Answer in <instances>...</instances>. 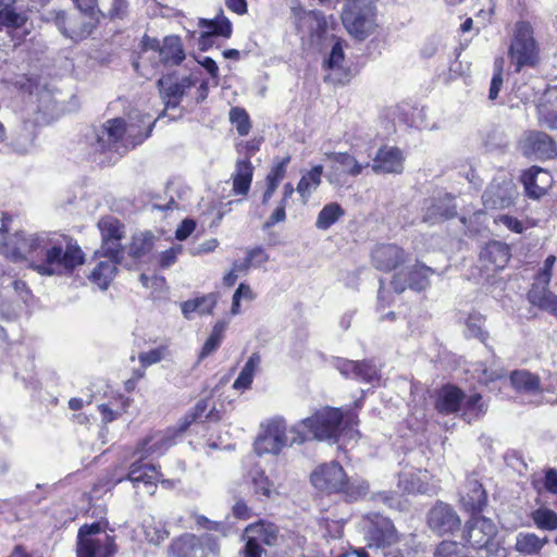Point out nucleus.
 <instances>
[{"label":"nucleus","instance_id":"1","mask_svg":"<svg viewBox=\"0 0 557 557\" xmlns=\"http://www.w3.org/2000/svg\"><path fill=\"white\" fill-rule=\"evenodd\" d=\"M11 218L0 214V253L13 261L28 260L41 275H63L84 263L81 247L64 236L27 234L16 231L9 234Z\"/></svg>","mask_w":557,"mask_h":557},{"label":"nucleus","instance_id":"2","mask_svg":"<svg viewBox=\"0 0 557 557\" xmlns=\"http://www.w3.org/2000/svg\"><path fill=\"white\" fill-rule=\"evenodd\" d=\"M156 120L148 114L136 113L126 124L122 119L107 121L87 134L95 152H115L119 156L141 144L151 134Z\"/></svg>","mask_w":557,"mask_h":557},{"label":"nucleus","instance_id":"3","mask_svg":"<svg viewBox=\"0 0 557 557\" xmlns=\"http://www.w3.org/2000/svg\"><path fill=\"white\" fill-rule=\"evenodd\" d=\"M357 423V416L347 413L345 417L338 408L324 407L292 425L288 432L292 434V443L309 440L336 443L341 437L355 442L359 436L355 429Z\"/></svg>","mask_w":557,"mask_h":557},{"label":"nucleus","instance_id":"4","mask_svg":"<svg viewBox=\"0 0 557 557\" xmlns=\"http://www.w3.org/2000/svg\"><path fill=\"white\" fill-rule=\"evenodd\" d=\"M311 483L322 492H344L351 499L364 495L369 488L364 481L350 482L343 467L334 461L317 468L311 474Z\"/></svg>","mask_w":557,"mask_h":557},{"label":"nucleus","instance_id":"5","mask_svg":"<svg viewBox=\"0 0 557 557\" xmlns=\"http://www.w3.org/2000/svg\"><path fill=\"white\" fill-rule=\"evenodd\" d=\"M342 22L352 37L364 40L377 26L375 0H347L343 7Z\"/></svg>","mask_w":557,"mask_h":557},{"label":"nucleus","instance_id":"6","mask_svg":"<svg viewBox=\"0 0 557 557\" xmlns=\"http://www.w3.org/2000/svg\"><path fill=\"white\" fill-rule=\"evenodd\" d=\"M508 57L517 72L524 66H534L536 64L539 49L530 23L518 22L516 24Z\"/></svg>","mask_w":557,"mask_h":557},{"label":"nucleus","instance_id":"7","mask_svg":"<svg viewBox=\"0 0 557 557\" xmlns=\"http://www.w3.org/2000/svg\"><path fill=\"white\" fill-rule=\"evenodd\" d=\"M497 535L496 524L488 518L473 516L465 524V539L469 543L470 549L475 550L480 557H490L498 549L495 542Z\"/></svg>","mask_w":557,"mask_h":557},{"label":"nucleus","instance_id":"8","mask_svg":"<svg viewBox=\"0 0 557 557\" xmlns=\"http://www.w3.org/2000/svg\"><path fill=\"white\" fill-rule=\"evenodd\" d=\"M29 292L26 284L12 271L0 274V318L13 321L17 317L20 302H25Z\"/></svg>","mask_w":557,"mask_h":557},{"label":"nucleus","instance_id":"9","mask_svg":"<svg viewBox=\"0 0 557 557\" xmlns=\"http://www.w3.org/2000/svg\"><path fill=\"white\" fill-rule=\"evenodd\" d=\"M52 21L60 33L73 42L87 39L98 24V18L82 13L66 14L64 11L51 12Z\"/></svg>","mask_w":557,"mask_h":557},{"label":"nucleus","instance_id":"10","mask_svg":"<svg viewBox=\"0 0 557 557\" xmlns=\"http://www.w3.org/2000/svg\"><path fill=\"white\" fill-rule=\"evenodd\" d=\"M287 426L283 419H273L268 423L263 433L255 442V450L259 456L264 454L278 455L284 447L292 446Z\"/></svg>","mask_w":557,"mask_h":557},{"label":"nucleus","instance_id":"11","mask_svg":"<svg viewBox=\"0 0 557 557\" xmlns=\"http://www.w3.org/2000/svg\"><path fill=\"white\" fill-rule=\"evenodd\" d=\"M435 270L423 263L417 262L411 268H406L394 274L392 278L393 289L400 294L407 288L414 292H422L430 286V276Z\"/></svg>","mask_w":557,"mask_h":557},{"label":"nucleus","instance_id":"12","mask_svg":"<svg viewBox=\"0 0 557 557\" xmlns=\"http://www.w3.org/2000/svg\"><path fill=\"white\" fill-rule=\"evenodd\" d=\"M517 196V187L512 180L495 178L483 193L482 200L486 209L497 210L512 206Z\"/></svg>","mask_w":557,"mask_h":557},{"label":"nucleus","instance_id":"13","mask_svg":"<svg viewBox=\"0 0 557 557\" xmlns=\"http://www.w3.org/2000/svg\"><path fill=\"white\" fill-rule=\"evenodd\" d=\"M99 533V523L84 524L81 527L77 535L76 549H81L84 544L89 543L90 549L95 552V555H98V557H112L116 553L113 537L106 533L98 535Z\"/></svg>","mask_w":557,"mask_h":557},{"label":"nucleus","instance_id":"14","mask_svg":"<svg viewBox=\"0 0 557 557\" xmlns=\"http://www.w3.org/2000/svg\"><path fill=\"white\" fill-rule=\"evenodd\" d=\"M428 525L434 533L442 536L458 531L461 519L450 505L437 502L428 513Z\"/></svg>","mask_w":557,"mask_h":557},{"label":"nucleus","instance_id":"15","mask_svg":"<svg viewBox=\"0 0 557 557\" xmlns=\"http://www.w3.org/2000/svg\"><path fill=\"white\" fill-rule=\"evenodd\" d=\"M203 546L212 554H215L219 545L211 535L197 537L194 534H184L174 540L169 547V557H198V550Z\"/></svg>","mask_w":557,"mask_h":557},{"label":"nucleus","instance_id":"16","mask_svg":"<svg viewBox=\"0 0 557 557\" xmlns=\"http://www.w3.org/2000/svg\"><path fill=\"white\" fill-rule=\"evenodd\" d=\"M409 253L396 244L377 245L371 252L373 267L382 272H391L404 264Z\"/></svg>","mask_w":557,"mask_h":557},{"label":"nucleus","instance_id":"17","mask_svg":"<svg viewBox=\"0 0 557 557\" xmlns=\"http://www.w3.org/2000/svg\"><path fill=\"white\" fill-rule=\"evenodd\" d=\"M523 154L541 160L553 159L557 156L555 141L545 133L531 132L521 143Z\"/></svg>","mask_w":557,"mask_h":557},{"label":"nucleus","instance_id":"18","mask_svg":"<svg viewBox=\"0 0 557 557\" xmlns=\"http://www.w3.org/2000/svg\"><path fill=\"white\" fill-rule=\"evenodd\" d=\"M422 222L435 225L456 215V205L449 195L425 199L422 208Z\"/></svg>","mask_w":557,"mask_h":557},{"label":"nucleus","instance_id":"19","mask_svg":"<svg viewBox=\"0 0 557 557\" xmlns=\"http://www.w3.org/2000/svg\"><path fill=\"white\" fill-rule=\"evenodd\" d=\"M198 27L202 30L199 37V47L207 50L213 44V36L230 38L233 27L231 21L223 14L216 15L214 18H199Z\"/></svg>","mask_w":557,"mask_h":557},{"label":"nucleus","instance_id":"20","mask_svg":"<svg viewBox=\"0 0 557 557\" xmlns=\"http://www.w3.org/2000/svg\"><path fill=\"white\" fill-rule=\"evenodd\" d=\"M404 162L405 157L399 148L383 146L376 151L371 169L375 174H400Z\"/></svg>","mask_w":557,"mask_h":557},{"label":"nucleus","instance_id":"21","mask_svg":"<svg viewBox=\"0 0 557 557\" xmlns=\"http://www.w3.org/2000/svg\"><path fill=\"white\" fill-rule=\"evenodd\" d=\"M370 546L387 547L398 541V535L393 522L381 515H374L368 531Z\"/></svg>","mask_w":557,"mask_h":557},{"label":"nucleus","instance_id":"22","mask_svg":"<svg viewBox=\"0 0 557 557\" xmlns=\"http://www.w3.org/2000/svg\"><path fill=\"white\" fill-rule=\"evenodd\" d=\"M521 182L530 198L540 199L552 186L553 177L548 171L532 166L522 174Z\"/></svg>","mask_w":557,"mask_h":557},{"label":"nucleus","instance_id":"23","mask_svg":"<svg viewBox=\"0 0 557 557\" xmlns=\"http://www.w3.org/2000/svg\"><path fill=\"white\" fill-rule=\"evenodd\" d=\"M161 476L160 470L154 465L145 463L141 460L133 462L127 473V480L135 486L143 483L148 487L147 492L149 494L154 493L156 484L160 481Z\"/></svg>","mask_w":557,"mask_h":557},{"label":"nucleus","instance_id":"24","mask_svg":"<svg viewBox=\"0 0 557 557\" xmlns=\"http://www.w3.org/2000/svg\"><path fill=\"white\" fill-rule=\"evenodd\" d=\"M160 92L165 108H176L185 91L194 85L191 77H183L180 82L173 83L171 77H162L158 81Z\"/></svg>","mask_w":557,"mask_h":557},{"label":"nucleus","instance_id":"25","mask_svg":"<svg viewBox=\"0 0 557 557\" xmlns=\"http://www.w3.org/2000/svg\"><path fill=\"white\" fill-rule=\"evenodd\" d=\"M460 503L469 511H481L486 505V493L474 478H468L460 494Z\"/></svg>","mask_w":557,"mask_h":557},{"label":"nucleus","instance_id":"26","mask_svg":"<svg viewBox=\"0 0 557 557\" xmlns=\"http://www.w3.org/2000/svg\"><path fill=\"white\" fill-rule=\"evenodd\" d=\"M152 48L159 53L160 61L166 66L178 65L184 59L185 53L177 36H168L163 39L162 46L157 41Z\"/></svg>","mask_w":557,"mask_h":557},{"label":"nucleus","instance_id":"27","mask_svg":"<svg viewBox=\"0 0 557 557\" xmlns=\"http://www.w3.org/2000/svg\"><path fill=\"white\" fill-rule=\"evenodd\" d=\"M480 258L492 270H502L510 259V249L504 243L491 242L482 249Z\"/></svg>","mask_w":557,"mask_h":557},{"label":"nucleus","instance_id":"28","mask_svg":"<svg viewBox=\"0 0 557 557\" xmlns=\"http://www.w3.org/2000/svg\"><path fill=\"white\" fill-rule=\"evenodd\" d=\"M463 392L453 385L444 386L437 394L435 408L444 414L455 413L461 409Z\"/></svg>","mask_w":557,"mask_h":557},{"label":"nucleus","instance_id":"29","mask_svg":"<svg viewBox=\"0 0 557 557\" xmlns=\"http://www.w3.org/2000/svg\"><path fill=\"white\" fill-rule=\"evenodd\" d=\"M428 479L429 473L426 470L404 472L399 475L398 486L408 494H428L431 492Z\"/></svg>","mask_w":557,"mask_h":557},{"label":"nucleus","instance_id":"30","mask_svg":"<svg viewBox=\"0 0 557 557\" xmlns=\"http://www.w3.org/2000/svg\"><path fill=\"white\" fill-rule=\"evenodd\" d=\"M547 286L533 285L528 293V299L532 305L557 317V295Z\"/></svg>","mask_w":557,"mask_h":557},{"label":"nucleus","instance_id":"31","mask_svg":"<svg viewBox=\"0 0 557 557\" xmlns=\"http://www.w3.org/2000/svg\"><path fill=\"white\" fill-rule=\"evenodd\" d=\"M116 265L117 263L114 261L99 260L90 270L88 280L100 289L106 290L116 274Z\"/></svg>","mask_w":557,"mask_h":557},{"label":"nucleus","instance_id":"32","mask_svg":"<svg viewBox=\"0 0 557 557\" xmlns=\"http://www.w3.org/2000/svg\"><path fill=\"white\" fill-rule=\"evenodd\" d=\"M539 121L549 128H557V89L548 90L537 106Z\"/></svg>","mask_w":557,"mask_h":557},{"label":"nucleus","instance_id":"33","mask_svg":"<svg viewBox=\"0 0 557 557\" xmlns=\"http://www.w3.org/2000/svg\"><path fill=\"white\" fill-rule=\"evenodd\" d=\"M326 156L333 164L332 168L334 172L341 171L350 176L359 175L364 168L370 165L369 163H359L355 157L347 152H332L327 153Z\"/></svg>","mask_w":557,"mask_h":557},{"label":"nucleus","instance_id":"34","mask_svg":"<svg viewBox=\"0 0 557 557\" xmlns=\"http://www.w3.org/2000/svg\"><path fill=\"white\" fill-rule=\"evenodd\" d=\"M253 175V168L251 162L247 159L238 160L236 169L232 175L233 191L236 195H246L250 188Z\"/></svg>","mask_w":557,"mask_h":557},{"label":"nucleus","instance_id":"35","mask_svg":"<svg viewBox=\"0 0 557 557\" xmlns=\"http://www.w3.org/2000/svg\"><path fill=\"white\" fill-rule=\"evenodd\" d=\"M512 386L527 394L543 393L540 377L527 370H516L510 375Z\"/></svg>","mask_w":557,"mask_h":557},{"label":"nucleus","instance_id":"36","mask_svg":"<svg viewBox=\"0 0 557 557\" xmlns=\"http://www.w3.org/2000/svg\"><path fill=\"white\" fill-rule=\"evenodd\" d=\"M174 443L172 433L158 432L144 441L141 450L145 453V457L152 455L160 456L174 445Z\"/></svg>","mask_w":557,"mask_h":557},{"label":"nucleus","instance_id":"37","mask_svg":"<svg viewBox=\"0 0 557 557\" xmlns=\"http://www.w3.org/2000/svg\"><path fill=\"white\" fill-rule=\"evenodd\" d=\"M459 410L462 411L461 416L463 419L470 423L482 417L486 412L487 406L482 400V396L480 394L473 393L469 396L463 394L461 409Z\"/></svg>","mask_w":557,"mask_h":557},{"label":"nucleus","instance_id":"38","mask_svg":"<svg viewBox=\"0 0 557 557\" xmlns=\"http://www.w3.org/2000/svg\"><path fill=\"white\" fill-rule=\"evenodd\" d=\"M322 173L323 166L315 165L310 171L302 174L296 190L301 196L304 202H306L311 194L320 186Z\"/></svg>","mask_w":557,"mask_h":557},{"label":"nucleus","instance_id":"39","mask_svg":"<svg viewBox=\"0 0 557 557\" xmlns=\"http://www.w3.org/2000/svg\"><path fill=\"white\" fill-rule=\"evenodd\" d=\"M261 363V357L258 352L251 354V356L246 361L242 371L239 372L237 379L233 383V388L235 389H248L251 386L253 381V376L259 369Z\"/></svg>","mask_w":557,"mask_h":557},{"label":"nucleus","instance_id":"40","mask_svg":"<svg viewBox=\"0 0 557 557\" xmlns=\"http://www.w3.org/2000/svg\"><path fill=\"white\" fill-rule=\"evenodd\" d=\"M247 534H255L260 543L272 546L278 540V528L270 522L260 521L247 527Z\"/></svg>","mask_w":557,"mask_h":557},{"label":"nucleus","instance_id":"41","mask_svg":"<svg viewBox=\"0 0 557 557\" xmlns=\"http://www.w3.org/2000/svg\"><path fill=\"white\" fill-rule=\"evenodd\" d=\"M290 158L285 157L280 162H277L270 173L267 176V189L262 197V203H267L272 196L274 195L276 188L278 187L280 182L285 175L286 166L289 163Z\"/></svg>","mask_w":557,"mask_h":557},{"label":"nucleus","instance_id":"42","mask_svg":"<svg viewBox=\"0 0 557 557\" xmlns=\"http://www.w3.org/2000/svg\"><path fill=\"white\" fill-rule=\"evenodd\" d=\"M485 318L481 313L473 311L470 312L465 320V335L468 338H478L486 345L488 333L484 330Z\"/></svg>","mask_w":557,"mask_h":557},{"label":"nucleus","instance_id":"43","mask_svg":"<svg viewBox=\"0 0 557 557\" xmlns=\"http://www.w3.org/2000/svg\"><path fill=\"white\" fill-rule=\"evenodd\" d=\"M98 228L101 234V240L123 239L125 236V227L116 218L108 215L98 221Z\"/></svg>","mask_w":557,"mask_h":557},{"label":"nucleus","instance_id":"44","mask_svg":"<svg viewBox=\"0 0 557 557\" xmlns=\"http://www.w3.org/2000/svg\"><path fill=\"white\" fill-rule=\"evenodd\" d=\"M434 557H476L470 547L456 541H442L434 550Z\"/></svg>","mask_w":557,"mask_h":557},{"label":"nucleus","instance_id":"45","mask_svg":"<svg viewBox=\"0 0 557 557\" xmlns=\"http://www.w3.org/2000/svg\"><path fill=\"white\" fill-rule=\"evenodd\" d=\"M154 236L150 232L134 234L128 245V255L132 258H140L147 255L153 247Z\"/></svg>","mask_w":557,"mask_h":557},{"label":"nucleus","instance_id":"46","mask_svg":"<svg viewBox=\"0 0 557 557\" xmlns=\"http://www.w3.org/2000/svg\"><path fill=\"white\" fill-rule=\"evenodd\" d=\"M547 539H540L534 533H519L516 539V549L532 555L539 553L546 544Z\"/></svg>","mask_w":557,"mask_h":557},{"label":"nucleus","instance_id":"47","mask_svg":"<svg viewBox=\"0 0 557 557\" xmlns=\"http://www.w3.org/2000/svg\"><path fill=\"white\" fill-rule=\"evenodd\" d=\"M343 215V208L336 202H331L324 206L323 209L319 212L315 226L319 230L325 231L330 228Z\"/></svg>","mask_w":557,"mask_h":557},{"label":"nucleus","instance_id":"48","mask_svg":"<svg viewBox=\"0 0 557 557\" xmlns=\"http://www.w3.org/2000/svg\"><path fill=\"white\" fill-rule=\"evenodd\" d=\"M25 22L26 16L24 14L16 12L13 5L0 0V26L18 28L23 26Z\"/></svg>","mask_w":557,"mask_h":557},{"label":"nucleus","instance_id":"49","mask_svg":"<svg viewBox=\"0 0 557 557\" xmlns=\"http://www.w3.org/2000/svg\"><path fill=\"white\" fill-rule=\"evenodd\" d=\"M531 518L536 528L540 530H557V513L547 507H540L533 510L531 513Z\"/></svg>","mask_w":557,"mask_h":557},{"label":"nucleus","instance_id":"50","mask_svg":"<svg viewBox=\"0 0 557 557\" xmlns=\"http://www.w3.org/2000/svg\"><path fill=\"white\" fill-rule=\"evenodd\" d=\"M225 329H226V323H224V322H218L213 326L209 337L207 338V341L205 342V344L201 348V351L199 354V360H202L206 357L210 356L212 352H214L220 347V345L223 341V337H224Z\"/></svg>","mask_w":557,"mask_h":557},{"label":"nucleus","instance_id":"51","mask_svg":"<svg viewBox=\"0 0 557 557\" xmlns=\"http://www.w3.org/2000/svg\"><path fill=\"white\" fill-rule=\"evenodd\" d=\"M249 482L253 493L258 496L270 498L275 491L273 484L270 482L263 471L256 469L249 473Z\"/></svg>","mask_w":557,"mask_h":557},{"label":"nucleus","instance_id":"52","mask_svg":"<svg viewBox=\"0 0 557 557\" xmlns=\"http://www.w3.org/2000/svg\"><path fill=\"white\" fill-rule=\"evenodd\" d=\"M35 133L33 125L25 123L23 131L12 141V146L18 153H27L34 146Z\"/></svg>","mask_w":557,"mask_h":557},{"label":"nucleus","instance_id":"53","mask_svg":"<svg viewBox=\"0 0 557 557\" xmlns=\"http://www.w3.org/2000/svg\"><path fill=\"white\" fill-rule=\"evenodd\" d=\"M121 240L122 239L101 240V246L98 252L108 258L107 260L109 261H114L117 264L121 263L124 252V246L121 244Z\"/></svg>","mask_w":557,"mask_h":557},{"label":"nucleus","instance_id":"54","mask_svg":"<svg viewBox=\"0 0 557 557\" xmlns=\"http://www.w3.org/2000/svg\"><path fill=\"white\" fill-rule=\"evenodd\" d=\"M230 120L235 125L237 133L240 136H246L250 128V119L248 113L238 107L232 108L230 111Z\"/></svg>","mask_w":557,"mask_h":557},{"label":"nucleus","instance_id":"55","mask_svg":"<svg viewBox=\"0 0 557 557\" xmlns=\"http://www.w3.org/2000/svg\"><path fill=\"white\" fill-rule=\"evenodd\" d=\"M145 536L149 543L154 545H159L169 536V532L165 530L164 525L161 522H145Z\"/></svg>","mask_w":557,"mask_h":557},{"label":"nucleus","instance_id":"56","mask_svg":"<svg viewBox=\"0 0 557 557\" xmlns=\"http://www.w3.org/2000/svg\"><path fill=\"white\" fill-rule=\"evenodd\" d=\"M256 298V294L252 292L249 285L240 283L235 290L232 299L231 313L236 315L240 312V300L252 301Z\"/></svg>","mask_w":557,"mask_h":557},{"label":"nucleus","instance_id":"57","mask_svg":"<svg viewBox=\"0 0 557 557\" xmlns=\"http://www.w3.org/2000/svg\"><path fill=\"white\" fill-rule=\"evenodd\" d=\"M377 377V369L371 362H357V369L354 379L362 380L364 382H373Z\"/></svg>","mask_w":557,"mask_h":557},{"label":"nucleus","instance_id":"58","mask_svg":"<svg viewBox=\"0 0 557 557\" xmlns=\"http://www.w3.org/2000/svg\"><path fill=\"white\" fill-rule=\"evenodd\" d=\"M246 544L244 547V557H261L262 547L261 543L255 537V534H247V528L244 532Z\"/></svg>","mask_w":557,"mask_h":557},{"label":"nucleus","instance_id":"59","mask_svg":"<svg viewBox=\"0 0 557 557\" xmlns=\"http://www.w3.org/2000/svg\"><path fill=\"white\" fill-rule=\"evenodd\" d=\"M182 251H183L182 245H175V246L171 247L170 249L162 251L160 253L159 260H158L160 268L168 269V268L172 267L176 262L177 257H178V255L182 253Z\"/></svg>","mask_w":557,"mask_h":557},{"label":"nucleus","instance_id":"60","mask_svg":"<svg viewBox=\"0 0 557 557\" xmlns=\"http://www.w3.org/2000/svg\"><path fill=\"white\" fill-rule=\"evenodd\" d=\"M246 258L248 260V263H250V265L255 268H259L269 261V255L261 247L248 249Z\"/></svg>","mask_w":557,"mask_h":557},{"label":"nucleus","instance_id":"61","mask_svg":"<svg viewBox=\"0 0 557 557\" xmlns=\"http://www.w3.org/2000/svg\"><path fill=\"white\" fill-rule=\"evenodd\" d=\"M164 357V348H156L146 352H140L138 356L139 362L144 368L158 363Z\"/></svg>","mask_w":557,"mask_h":557},{"label":"nucleus","instance_id":"62","mask_svg":"<svg viewBox=\"0 0 557 557\" xmlns=\"http://www.w3.org/2000/svg\"><path fill=\"white\" fill-rule=\"evenodd\" d=\"M495 221L497 223L505 225L508 230L517 234H521L524 230L523 224L520 220L508 214H502Z\"/></svg>","mask_w":557,"mask_h":557},{"label":"nucleus","instance_id":"63","mask_svg":"<svg viewBox=\"0 0 557 557\" xmlns=\"http://www.w3.org/2000/svg\"><path fill=\"white\" fill-rule=\"evenodd\" d=\"M344 61V51L341 42H335L332 47L330 57L326 61V64L330 69L339 67L342 62Z\"/></svg>","mask_w":557,"mask_h":557},{"label":"nucleus","instance_id":"64","mask_svg":"<svg viewBox=\"0 0 557 557\" xmlns=\"http://www.w3.org/2000/svg\"><path fill=\"white\" fill-rule=\"evenodd\" d=\"M196 228V223L191 219H185L175 232V237L178 240H185Z\"/></svg>","mask_w":557,"mask_h":557}]
</instances>
